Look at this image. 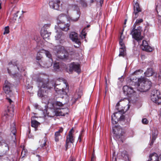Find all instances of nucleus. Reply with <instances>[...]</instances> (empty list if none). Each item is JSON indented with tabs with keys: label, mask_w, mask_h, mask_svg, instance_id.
Returning <instances> with one entry per match:
<instances>
[{
	"label": "nucleus",
	"mask_w": 161,
	"mask_h": 161,
	"mask_svg": "<svg viewBox=\"0 0 161 161\" xmlns=\"http://www.w3.org/2000/svg\"><path fill=\"white\" fill-rule=\"evenodd\" d=\"M63 105V104L62 103L60 102L57 101L55 102L53 104V109L56 110V109H57V108H58L57 107H55V106L60 107L62 106Z\"/></svg>",
	"instance_id": "obj_31"
},
{
	"label": "nucleus",
	"mask_w": 161,
	"mask_h": 161,
	"mask_svg": "<svg viewBox=\"0 0 161 161\" xmlns=\"http://www.w3.org/2000/svg\"><path fill=\"white\" fill-rule=\"evenodd\" d=\"M151 99L152 101L158 104H161V95L158 90L153 89L152 91Z\"/></svg>",
	"instance_id": "obj_7"
},
{
	"label": "nucleus",
	"mask_w": 161,
	"mask_h": 161,
	"mask_svg": "<svg viewBox=\"0 0 161 161\" xmlns=\"http://www.w3.org/2000/svg\"><path fill=\"white\" fill-rule=\"evenodd\" d=\"M53 68L56 71L58 69H59V66L58 63H54L53 65Z\"/></svg>",
	"instance_id": "obj_41"
},
{
	"label": "nucleus",
	"mask_w": 161,
	"mask_h": 161,
	"mask_svg": "<svg viewBox=\"0 0 161 161\" xmlns=\"http://www.w3.org/2000/svg\"><path fill=\"white\" fill-rule=\"evenodd\" d=\"M56 39L57 40H59L60 38H64V36L62 35V32H60L55 36Z\"/></svg>",
	"instance_id": "obj_35"
},
{
	"label": "nucleus",
	"mask_w": 161,
	"mask_h": 161,
	"mask_svg": "<svg viewBox=\"0 0 161 161\" xmlns=\"http://www.w3.org/2000/svg\"><path fill=\"white\" fill-rule=\"evenodd\" d=\"M63 129L60 128L58 131L56 132L55 133V140L56 142H58L59 141L60 138L61 137L60 133L63 131Z\"/></svg>",
	"instance_id": "obj_25"
},
{
	"label": "nucleus",
	"mask_w": 161,
	"mask_h": 161,
	"mask_svg": "<svg viewBox=\"0 0 161 161\" xmlns=\"http://www.w3.org/2000/svg\"><path fill=\"white\" fill-rule=\"evenodd\" d=\"M36 157L37 158L38 160L36 161H40V157L38 155H37L36 156Z\"/></svg>",
	"instance_id": "obj_54"
},
{
	"label": "nucleus",
	"mask_w": 161,
	"mask_h": 161,
	"mask_svg": "<svg viewBox=\"0 0 161 161\" xmlns=\"http://www.w3.org/2000/svg\"><path fill=\"white\" fill-rule=\"evenodd\" d=\"M82 95V92L81 90L79 89L77 90L74 97L75 101H76L78 98H80Z\"/></svg>",
	"instance_id": "obj_26"
},
{
	"label": "nucleus",
	"mask_w": 161,
	"mask_h": 161,
	"mask_svg": "<svg viewBox=\"0 0 161 161\" xmlns=\"http://www.w3.org/2000/svg\"><path fill=\"white\" fill-rule=\"evenodd\" d=\"M89 26H90V25H88L87 26V27H89Z\"/></svg>",
	"instance_id": "obj_62"
},
{
	"label": "nucleus",
	"mask_w": 161,
	"mask_h": 161,
	"mask_svg": "<svg viewBox=\"0 0 161 161\" xmlns=\"http://www.w3.org/2000/svg\"><path fill=\"white\" fill-rule=\"evenodd\" d=\"M156 9L158 15V19H161V1L159 0L156 3Z\"/></svg>",
	"instance_id": "obj_20"
},
{
	"label": "nucleus",
	"mask_w": 161,
	"mask_h": 161,
	"mask_svg": "<svg viewBox=\"0 0 161 161\" xmlns=\"http://www.w3.org/2000/svg\"><path fill=\"white\" fill-rule=\"evenodd\" d=\"M155 139H152L151 138V142L150 143V146H152L153 145V144L154 141H155Z\"/></svg>",
	"instance_id": "obj_50"
},
{
	"label": "nucleus",
	"mask_w": 161,
	"mask_h": 161,
	"mask_svg": "<svg viewBox=\"0 0 161 161\" xmlns=\"http://www.w3.org/2000/svg\"><path fill=\"white\" fill-rule=\"evenodd\" d=\"M158 134V132L157 129L154 128L152 130V136H150V138L156 140Z\"/></svg>",
	"instance_id": "obj_27"
},
{
	"label": "nucleus",
	"mask_w": 161,
	"mask_h": 161,
	"mask_svg": "<svg viewBox=\"0 0 161 161\" xmlns=\"http://www.w3.org/2000/svg\"><path fill=\"white\" fill-rule=\"evenodd\" d=\"M39 64L40 65L42 64V63L41 64V63H39Z\"/></svg>",
	"instance_id": "obj_63"
},
{
	"label": "nucleus",
	"mask_w": 161,
	"mask_h": 161,
	"mask_svg": "<svg viewBox=\"0 0 161 161\" xmlns=\"http://www.w3.org/2000/svg\"><path fill=\"white\" fill-rule=\"evenodd\" d=\"M0 161H2V160L0 159Z\"/></svg>",
	"instance_id": "obj_64"
},
{
	"label": "nucleus",
	"mask_w": 161,
	"mask_h": 161,
	"mask_svg": "<svg viewBox=\"0 0 161 161\" xmlns=\"http://www.w3.org/2000/svg\"><path fill=\"white\" fill-rule=\"evenodd\" d=\"M9 32V27L8 26L5 27L4 28V31L3 32V34H8Z\"/></svg>",
	"instance_id": "obj_43"
},
{
	"label": "nucleus",
	"mask_w": 161,
	"mask_h": 161,
	"mask_svg": "<svg viewBox=\"0 0 161 161\" xmlns=\"http://www.w3.org/2000/svg\"><path fill=\"white\" fill-rule=\"evenodd\" d=\"M68 161H75V159L72 157H70Z\"/></svg>",
	"instance_id": "obj_53"
},
{
	"label": "nucleus",
	"mask_w": 161,
	"mask_h": 161,
	"mask_svg": "<svg viewBox=\"0 0 161 161\" xmlns=\"http://www.w3.org/2000/svg\"><path fill=\"white\" fill-rule=\"evenodd\" d=\"M142 49L147 52H151L153 50L152 48L148 45L146 47L142 48Z\"/></svg>",
	"instance_id": "obj_36"
},
{
	"label": "nucleus",
	"mask_w": 161,
	"mask_h": 161,
	"mask_svg": "<svg viewBox=\"0 0 161 161\" xmlns=\"http://www.w3.org/2000/svg\"><path fill=\"white\" fill-rule=\"evenodd\" d=\"M59 80H57L55 82L53 81H49L48 80H44L41 77L37 79V84L38 87H40L38 92V95L41 97H47L48 90L54 87L56 91H58L56 89L57 86L61 84Z\"/></svg>",
	"instance_id": "obj_1"
},
{
	"label": "nucleus",
	"mask_w": 161,
	"mask_h": 161,
	"mask_svg": "<svg viewBox=\"0 0 161 161\" xmlns=\"http://www.w3.org/2000/svg\"><path fill=\"white\" fill-rule=\"evenodd\" d=\"M61 40H59V42L60 43H63L64 41V40H63L62 39Z\"/></svg>",
	"instance_id": "obj_56"
},
{
	"label": "nucleus",
	"mask_w": 161,
	"mask_h": 161,
	"mask_svg": "<svg viewBox=\"0 0 161 161\" xmlns=\"http://www.w3.org/2000/svg\"><path fill=\"white\" fill-rule=\"evenodd\" d=\"M95 158V156H94V154L93 153L92 156L91 161H94Z\"/></svg>",
	"instance_id": "obj_51"
},
{
	"label": "nucleus",
	"mask_w": 161,
	"mask_h": 161,
	"mask_svg": "<svg viewBox=\"0 0 161 161\" xmlns=\"http://www.w3.org/2000/svg\"><path fill=\"white\" fill-rule=\"evenodd\" d=\"M63 83L64 84H65V85H66V86H67V84H66V83H65V82H64V81H63Z\"/></svg>",
	"instance_id": "obj_59"
},
{
	"label": "nucleus",
	"mask_w": 161,
	"mask_h": 161,
	"mask_svg": "<svg viewBox=\"0 0 161 161\" xmlns=\"http://www.w3.org/2000/svg\"><path fill=\"white\" fill-rule=\"evenodd\" d=\"M123 33H122L121 34V36L120 38V40H123L124 38V36H123Z\"/></svg>",
	"instance_id": "obj_52"
},
{
	"label": "nucleus",
	"mask_w": 161,
	"mask_h": 161,
	"mask_svg": "<svg viewBox=\"0 0 161 161\" xmlns=\"http://www.w3.org/2000/svg\"><path fill=\"white\" fill-rule=\"evenodd\" d=\"M86 34L84 32V30H83L82 32V33L81 35H80L81 36L82 38H85V36H86Z\"/></svg>",
	"instance_id": "obj_49"
},
{
	"label": "nucleus",
	"mask_w": 161,
	"mask_h": 161,
	"mask_svg": "<svg viewBox=\"0 0 161 161\" xmlns=\"http://www.w3.org/2000/svg\"><path fill=\"white\" fill-rule=\"evenodd\" d=\"M69 70L70 72H72L74 71L77 73L80 72V65L77 63L74 62L72 63L69 64Z\"/></svg>",
	"instance_id": "obj_15"
},
{
	"label": "nucleus",
	"mask_w": 161,
	"mask_h": 161,
	"mask_svg": "<svg viewBox=\"0 0 161 161\" xmlns=\"http://www.w3.org/2000/svg\"><path fill=\"white\" fill-rule=\"evenodd\" d=\"M134 11L133 13L132 18L134 19L136 18L138 16V13L141 11V9L140 8L139 4L137 2H136L134 5Z\"/></svg>",
	"instance_id": "obj_18"
},
{
	"label": "nucleus",
	"mask_w": 161,
	"mask_h": 161,
	"mask_svg": "<svg viewBox=\"0 0 161 161\" xmlns=\"http://www.w3.org/2000/svg\"><path fill=\"white\" fill-rule=\"evenodd\" d=\"M148 45V44L146 40H143L142 41V48L146 47V46Z\"/></svg>",
	"instance_id": "obj_40"
},
{
	"label": "nucleus",
	"mask_w": 161,
	"mask_h": 161,
	"mask_svg": "<svg viewBox=\"0 0 161 161\" xmlns=\"http://www.w3.org/2000/svg\"><path fill=\"white\" fill-rule=\"evenodd\" d=\"M142 72V71L140 69H138L135 71L134 73L133 74L134 75H138L139 73L141 74Z\"/></svg>",
	"instance_id": "obj_47"
},
{
	"label": "nucleus",
	"mask_w": 161,
	"mask_h": 161,
	"mask_svg": "<svg viewBox=\"0 0 161 161\" xmlns=\"http://www.w3.org/2000/svg\"><path fill=\"white\" fill-rule=\"evenodd\" d=\"M69 38L77 44L76 45H74V47H78L80 44V42L78 38L77 34L75 32H71L69 35Z\"/></svg>",
	"instance_id": "obj_14"
},
{
	"label": "nucleus",
	"mask_w": 161,
	"mask_h": 161,
	"mask_svg": "<svg viewBox=\"0 0 161 161\" xmlns=\"http://www.w3.org/2000/svg\"><path fill=\"white\" fill-rule=\"evenodd\" d=\"M41 53H45L47 57L49 58V60L43 63V67L45 68H49L51 66L53 63V60L51 58L52 55L50 52L48 51L43 49Z\"/></svg>",
	"instance_id": "obj_11"
},
{
	"label": "nucleus",
	"mask_w": 161,
	"mask_h": 161,
	"mask_svg": "<svg viewBox=\"0 0 161 161\" xmlns=\"http://www.w3.org/2000/svg\"><path fill=\"white\" fill-rule=\"evenodd\" d=\"M124 119V116L121 114L120 112L114 113L112 116L111 120L113 124H116L118 121L119 120H122Z\"/></svg>",
	"instance_id": "obj_12"
},
{
	"label": "nucleus",
	"mask_w": 161,
	"mask_h": 161,
	"mask_svg": "<svg viewBox=\"0 0 161 161\" xmlns=\"http://www.w3.org/2000/svg\"><path fill=\"white\" fill-rule=\"evenodd\" d=\"M143 21V20L142 19H137L136 20L135 23L134 24L133 27H136V25H139L141 23H142Z\"/></svg>",
	"instance_id": "obj_34"
},
{
	"label": "nucleus",
	"mask_w": 161,
	"mask_h": 161,
	"mask_svg": "<svg viewBox=\"0 0 161 161\" xmlns=\"http://www.w3.org/2000/svg\"><path fill=\"white\" fill-rule=\"evenodd\" d=\"M94 1H96L97 3H99L101 5L103 3V0H91L90 2L91 3H92Z\"/></svg>",
	"instance_id": "obj_45"
},
{
	"label": "nucleus",
	"mask_w": 161,
	"mask_h": 161,
	"mask_svg": "<svg viewBox=\"0 0 161 161\" xmlns=\"http://www.w3.org/2000/svg\"><path fill=\"white\" fill-rule=\"evenodd\" d=\"M55 51L56 52L57 55L61 59L66 58L67 56V52L63 47L56 46L55 48Z\"/></svg>",
	"instance_id": "obj_8"
},
{
	"label": "nucleus",
	"mask_w": 161,
	"mask_h": 161,
	"mask_svg": "<svg viewBox=\"0 0 161 161\" xmlns=\"http://www.w3.org/2000/svg\"><path fill=\"white\" fill-rule=\"evenodd\" d=\"M51 112H53V114L49 115L48 113L47 115L51 117H53L55 115L57 116H64L66 114H68L69 110L67 108H57L56 110L51 109Z\"/></svg>",
	"instance_id": "obj_6"
},
{
	"label": "nucleus",
	"mask_w": 161,
	"mask_h": 161,
	"mask_svg": "<svg viewBox=\"0 0 161 161\" xmlns=\"http://www.w3.org/2000/svg\"><path fill=\"white\" fill-rule=\"evenodd\" d=\"M60 1L59 0H50L49 4L51 8L57 10H60Z\"/></svg>",
	"instance_id": "obj_16"
},
{
	"label": "nucleus",
	"mask_w": 161,
	"mask_h": 161,
	"mask_svg": "<svg viewBox=\"0 0 161 161\" xmlns=\"http://www.w3.org/2000/svg\"><path fill=\"white\" fill-rule=\"evenodd\" d=\"M153 72L152 68L147 69V71L144 73L145 75L147 77H150L153 74Z\"/></svg>",
	"instance_id": "obj_29"
},
{
	"label": "nucleus",
	"mask_w": 161,
	"mask_h": 161,
	"mask_svg": "<svg viewBox=\"0 0 161 161\" xmlns=\"http://www.w3.org/2000/svg\"><path fill=\"white\" fill-rule=\"evenodd\" d=\"M119 102H118L117 104H116V109H117L118 108H117V107L118 106H119Z\"/></svg>",
	"instance_id": "obj_55"
},
{
	"label": "nucleus",
	"mask_w": 161,
	"mask_h": 161,
	"mask_svg": "<svg viewBox=\"0 0 161 161\" xmlns=\"http://www.w3.org/2000/svg\"><path fill=\"white\" fill-rule=\"evenodd\" d=\"M113 137L115 140L122 138L123 132L122 129L120 126L115 125L113 127Z\"/></svg>",
	"instance_id": "obj_9"
},
{
	"label": "nucleus",
	"mask_w": 161,
	"mask_h": 161,
	"mask_svg": "<svg viewBox=\"0 0 161 161\" xmlns=\"http://www.w3.org/2000/svg\"><path fill=\"white\" fill-rule=\"evenodd\" d=\"M126 21H127V19H125V22H124V24L125 25L126 24Z\"/></svg>",
	"instance_id": "obj_58"
},
{
	"label": "nucleus",
	"mask_w": 161,
	"mask_h": 161,
	"mask_svg": "<svg viewBox=\"0 0 161 161\" xmlns=\"http://www.w3.org/2000/svg\"><path fill=\"white\" fill-rule=\"evenodd\" d=\"M42 58V55L40 53H38L36 57V59L38 60H40Z\"/></svg>",
	"instance_id": "obj_42"
},
{
	"label": "nucleus",
	"mask_w": 161,
	"mask_h": 161,
	"mask_svg": "<svg viewBox=\"0 0 161 161\" xmlns=\"http://www.w3.org/2000/svg\"><path fill=\"white\" fill-rule=\"evenodd\" d=\"M156 153H154L151 154L149 156V160L152 161H159L160 160V156Z\"/></svg>",
	"instance_id": "obj_23"
},
{
	"label": "nucleus",
	"mask_w": 161,
	"mask_h": 161,
	"mask_svg": "<svg viewBox=\"0 0 161 161\" xmlns=\"http://www.w3.org/2000/svg\"><path fill=\"white\" fill-rule=\"evenodd\" d=\"M27 153V150L23 148L21 153V156L22 157V158L25 157Z\"/></svg>",
	"instance_id": "obj_38"
},
{
	"label": "nucleus",
	"mask_w": 161,
	"mask_h": 161,
	"mask_svg": "<svg viewBox=\"0 0 161 161\" xmlns=\"http://www.w3.org/2000/svg\"><path fill=\"white\" fill-rule=\"evenodd\" d=\"M19 11L17 9V8L16 7H14L12 9L11 13L14 15V17H17V14L19 12Z\"/></svg>",
	"instance_id": "obj_33"
},
{
	"label": "nucleus",
	"mask_w": 161,
	"mask_h": 161,
	"mask_svg": "<svg viewBox=\"0 0 161 161\" xmlns=\"http://www.w3.org/2000/svg\"><path fill=\"white\" fill-rule=\"evenodd\" d=\"M17 0H14V2L16 3L17 2Z\"/></svg>",
	"instance_id": "obj_61"
},
{
	"label": "nucleus",
	"mask_w": 161,
	"mask_h": 161,
	"mask_svg": "<svg viewBox=\"0 0 161 161\" xmlns=\"http://www.w3.org/2000/svg\"><path fill=\"white\" fill-rule=\"evenodd\" d=\"M123 89L124 93L126 94L128 97H131L135 95V91L132 87L125 86L123 87Z\"/></svg>",
	"instance_id": "obj_13"
},
{
	"label": "nucleus",
	"mask_w": 161,
	"mask_h": 161,
	"mask_svg": "<svg viewBox=\"0 0 161 161\" xmlns=\"http://www.w3.org/2000/svg\"><path fill=\"white\" fill-rule=\"evenodd\" d=\"M125 47L122 48L120 47L119 48V56L124 57L125 54Z\"/></svg>",
	"instance_id": "obj_30"
},
{
	"label": "nucleus",
	"mask_w": 161,
	"mask_h": 161,
	"mask_svg": "<svg viewBox=\"0 0 161 161\" xmlns=\"http://www.w3.org/2000/svg\"><path fill=\"white\" fill-rule=\"evenodd\" d=\"M9 117V116L8 114H7L6 112L4 113V114L2 116V119L4 121H6L8 119V118Z\"/></svg>",
	"instance_id": "obj_39"
},
{
	"label": "nucleus",
	"mask_w": 161,
	"mask_h": 161,
	"mask_svg": "<svg viewBox=\"0 0 161 161\" xmlns=\"http://www.w3.org/2000/svg\"><path fill=\"white\" fill-rule=\"evenodd\" d=\"M142 122L144 124H147L148 123V121L146 119L144 118L142 119Z\"/></svg>",
	"instance_id": "obj_48"
},
{
	"label": "nucleus",
	"mask_w": 161,
	"mask_h": 161,
	"mask_svg": "<svg viewBox=\"0 0 161 161\" xmlns=\"http://www.w3.org/2000/svg\"><path fill=\"white\" fill-rule=\"evenodd\" d=\"M39 125V123L36 120H32L31 121V126L35 128H36Z\"/></svg>",
	"instance_id": "obj_32"
},
{
	"label": "nucleus",
	"mask_w": 161,
	"mask_h": 161,
	"mask_svg": "<svg viewBox=\"0 0 161 161\" xmlns=\"http://www.w3.org/2000/svg\"><path fill=\"white\" fill-rule=\"evenodd\" d=\"M51 34V32H48L47 30L41 29V35L44 40H49Z\"/></svg>",
	"instance_id": "obj_21"
},
{
	"label": "nucleus",
	"mask_w": 161,
	"mask_h": 161,
	"mask_svg": "<svg viewBox=\"0 0 161 161\" xmlns=\"http://www.w3.org/2000/svg\"><path fill=\"white\" fill-rule=\"evenodd\" d=\"M72 9L75 11L76 14L75 18L70 17L67 18L66 16L64 14H60L58 17V20L57 21V23L58 26L62 31H66L69 30L70 24L69 23L65 24L64 22V21L67 19L69 21L75 22L78 20L80 17V12L79 7L76 5H74L72 7Z\"/></svg>",
	"instance_id": "obj_2"
},
{
	"label": "nucleus",
	"mask_w": 161,
	"mask_h": 161,
	"mask_svg": "<svg viewBox=\"0 0 161 161\" xmlns=\"http://www.w3.org/2000/svg\"><path fill=\"white\" fill-rule=\"evenodd\" d=\"M119 45L121 47H120L125 48V45L123 42V40H119Z\"/></svg>",
	"instance_id": "obj_46"
},
{
	"label": "nucleus",
	"mask_w": 161,
	"mask_h": 161,
	"mask_svg": "<svg viewBox=\"0 0 161 161\" xmlns=\"http://www.w3.org/2000/svg\"><path fill=\"white\" fill-rule=\"evenodd\" d=\"M1 8V3H0V9Z\"/></svg>",
	"instance_id": "obj_60"
},
{
	"label": "nucleus",
	"mask_w": 161,
	"mask_h": 161,
	"mask_svg": "<svg viewBox=\"0 0 161 161\" xmlns=\"http://www.w3.org/2000/svg\"><path fill=\"white\" fill-rule=\"evenodd\" d=\"M8 142L3 141L2 140V138L0 137V146L2 145L3 148H5L4 151L3 152L4 154H6L7 151L9 150V146L8 143Z\"/></svg>",
	"instance_id": "obj_22"
},
{
	"label": "nucleus",
	"mask_w": 161,
	"mask_h": 161,
	"mask_svg": "<svg viewBox=\"0 0 161 161\" xmlns=\"http://www.w3.org/2000/svg\"><path fill=\"white\" fill-rule=\"evenodd\" d=\"M79 3L80 4L82 7L85 8L87 6V4L84 0H81Z\"/></svg>",
	"instance_id": "obj_37"
},
{
	"label": "nucleus",
	"mask_w": 161,
	"mask_h": 161,
	"mask_svg": "<svg viewBox=\"0 0 161 161\" xmlns=\"http://www.w3.org/2000/svg\"><path fill=\"white\" fill-rule=\"evenodd\" d=\"M138 90L142 92H144L148 91L151 86V82L148 80H145L143 78L138 80Z\"/></svg>",
	"instance_id": "obj_3"
},
{
	"label": "nucleus",
	"mask_w": 161,
	"mask_h": 161,
	"mask_svg": "<svg viewBox=\"0 0 161 161\" xmlns=\"http://www.w3.org/2000/svg\"><path fill=\"white\" fill-rule=\"evenodd\" d=\"M7 70L8 73L10 75H16L19 71V68L17 63L14 64L12 63V62L9 63Z\"/></svg>",
	"instance_id": "obj_5"
},
{
	"label": "nucleus",
	"mask_w": 161,
	"mask_h": 161,
	"mask_svg": "<svg viewBox=\"0 0 161 161\" xmlns=\"http://www.w3.org/2000/svg\"><path fill=\"white\" fill-rule=\"evenodd\" d=\"M134 27L131 30L130 34L132 35V38L136 40L139 43L143 39V37L141 36V31L139 29H135Z\"/></svg>",
	"instance_id": "obj_10"
},
{
	"label": "nucleus",
	"mask_w": 161,
	"mask_h": 161,
	"mask_svg": "<svg viewBox=\"0 0 161 161\" xmlns=\"http://www.w3.org/2000/svg\"><path fill=\"white\" fill-rule=\"evenodd\" d=\"M72 130V129L70 130L69 131L68 136H67L65 144L66 149L68 147V143L69 142L72 143L74 141V137L73 135Z\"/></svg>",
	"instance_id": "obj_19"
},
{
	"label": "nucleus",
	"mask_w": 161,
	"mask_h": 161,
	"mask_svg": "<svg viewBox=\"0 0 161 161\" xmlns=\"http://www.w3.org/2000/svg\"><path fill=\"white\" fill-rule=\"evenodd\" d=\"M50 24H45L42 28V29L47 30L50 27Z\"/></svg>",
	"instance_id": "obj_44"
},
{
	"label": "nucleus",
	"mask_w": 161,
	"mask_h": 161,
	"mask_svg": "<svg viewBox=\"0 0 161 161\" xmlns=\"http://www.w3.org/2000/svg\"><path fill=\"white\" fill-rule=\"evenodd\" d=\"M10 130L11 133L10 134L11 136V142L12 143H15L16 140L15 133L16 132L15 124L13 123L11 125Z\"/></svg>",
	"instance_id": "obj_17"
},
{
	"label": "nucleus",
	"mask_w": 161,
	"mask_h": 161,
	"mask_svg": "<svg viewBox=\"0 0 161 161\" xmlns=\"http://www.w3.org/2000/svg\"><path fill=\"white\" fill-rule=\"evenodd\" d=\"M78 140H79V142H80L81 141V139H80V135L79 136V138H78Z\"/></svg>",
	"instance_id": "obj_57"
},
{
	"label": "nucleus",
	"mask_w": 161,
	"mask_h": 161,
	"mask_svg": "<svg viewBox=\"0 0 161 161\" xmlns=\"http://www.w3.org/2000/svg\"><path fill=\"white\" fill-rule=\"evenodd\" d=\"M13 86L12 84L6 80L3 87V90L4 92L7 95L6 99L10 104L13 102L12 99H13V97L12 96L13 95L12 88Z\"/></svg>",
	"instance_id": "obj_4"
},
{
	"label": "nucleus",
	"mask_w": 161,
	"mask_h": 161,
	"mask_svg": "<svg viewBox=\"0 0 161 161\" xmlns=\"http://www.w3.org/2000/svg\"><path fill=\"white\" fill-rule=\"evenodd\" d=\"M47 139L44 137L42 139L40 140L39 142L40 147L38 148L39 149H44L46 148Z\"/></svg>",
	"instance_id": "obj_24"
},
{
	"label": "nucleus",
	"mask_w": 161,
	"mask_h": 161,
	"mask_svg": "<svg viewBox=\"0 0 161 161\" xmlns=\"http://www.w3.org/2000/svg\"><path fill=\"white\" fill-rule=\"evenodd\" d=\"M7 114H9L10 117H12L14 115V108L13 107L8 108L7 112H6Z\"/></svg>",
	"instance_id": "obj_28"
}]
</instances>
